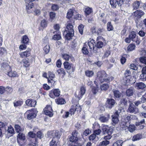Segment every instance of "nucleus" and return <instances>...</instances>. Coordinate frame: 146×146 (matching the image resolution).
Here are the masks:
<instances>
[{"label": "nucleus", "mask_w": 146, "mask_h": 146, "mask_svg": "<svg viewBox=\"0 0 146 146\" xmlns=\"http://www.w3.org/2000/svg\"><path fill=\"white\" fill-rule=\"evenodd\" d=\"M140 5V3L139 1H137L135 2L133 4V7L134 9H136L139 8Z\"/></svg>", "instance_id": "obj_35"}, {"label": "nucleus", "mask_w": 146, "mask_h": 146, "mask_svg": "<svg viewBox=\"0 0 146 146\" xmlns=\"http://www.w3.org/2000/svg\"><path fill=\"white\" fill-rule=\"evenodd\" d=\"M60 132L58 131H53V137L57 140H58L60 138Z\"/></svg>", "instance_id": "obj_26"}, {"label": "nucleus", "mask_w": 146, "mask_h": 146, "mask_svg": "<svg viewBox=\"0 0 146 146\" xmlns=\"http://www.w3.org/2000/svg\"><path fill=\"white\" fill-rule=\"evenodd\" d=\"M131 75V72L128 70H127L125 71L124 73L125 78H127L130 77Z\"/></svg>", "instance_id": "obj_47"}, {"label": "nucleus", "mask_w": 146, "mask_h": 146, "mask_svg": "<svg viewBox=\"0 0 146 146\" xmlns=\"http://www.w3.org/2000/svg\"><path fill=\"white\" fill-rule=\"evenodd\" d=\"M107 29L110 31L113 30V27L111 22H108L107 24Z\"/></svg>", "instance_id": "obj_49"}, {"label": "nucleus", "mask_w": 146, "mask_h": 146, "mask_svg": "<svg viewBox=\"0 0 146 146\" xmlns=\"http://www.w3.org/2000/svg\"><path fill=\"white\" fill-rule=\"evenodd\" d=\"M40 26L42 28L46 27L47 26V23L45 20H42L40 23Z\"/></svg>", "instance_id": "obj_46"}, {"label": "nucleus", "mask_w": 146, "mask_h": 146, "mask_svg": "<svg viewBox=\"0 0 146 146\" xmlns=\"http://www.w3.org/2000/svg\"><path fill=\"white\" fill-rule=\"evenodd\" d=\"M88 45L90 51H96V47L95 41L93 39H90L88 40V42L85 43L84 45Z\"/></svg>", "instance_id": "obj_4"}, {"label": "nucleus", "mask_w": 146, "mask_h": 146, "mask_svg": "<svg viewBox=\"0 0 146 146\" xmlns=\"http://www.w3.org/2000/svg\"><path fill=\"white\" fill-rule=\"evenodd\" d=\"M4 90L7 91H12L13 90L11 87H7L5 88L2 86H0V91H3Z\"/></svg>", "instance_id": "obj_36"}, {"label": "nucleus", "mask_w": 146, "mask_h": 146, "mask_svg": "<svg viewBox=\"0 0 146 146\" xmlns=\"http://www.w3.org/2000/svg\"><path fill=\"white\" fill-rule=\"evenodd\" d=\"M7 126V124L2 122H0V128L1 129L3 132H5L6 131V127Z\"/></svg>", "instance_id": "obj_22"}, {"label": "nucleus", "mask_w": 146, "mask_h": 146, "mask_svg": "<svg viewBox=\"0 0 146 146\" xmlns=\"http://www.w3.org/2000/svg\"><path fill=\"white\" fill-rule=\"evenodd\" d=\"M135 78L134 76H130V77L127 78H124L123 80V84L124 88H126V91H133V88L131 87L129 84L134 83L135 81Z\"/></svg>", "instance_id": "obj_2"}, {"label": "nucleus", "mask_w": 146, "mask_h": 146, "mask_svg": "<svg viewBox=\"0 0 146 146\" xmlns=\"http://www.w3.org/2000/svg\"><path fill=\"white\" fill-rule=\"evenodd\" d=\"M102 130L103 134H105L108 133V129L106 126L104 125L102 127Z\"/></svg>", "instance_id": "obj_56"}, {"label": "nucleus", "mask_w": 146, "mask_h": 146, "mask_svg": "<svg viewBox=\"0 0 146 146\" xmlns=\"http://www.w3.org/2000/svg\"><path fill=\"white\" fill-rule=\"evenodd\" d=\"M78 133L76 130L73 131L72 132V136L69 138V141L72 143H76L78 139Z\"/></svg>", "instance_id": "obj_7"}, {"label": "nucleus", "mask_w": 146, "mask_h": 146, "mask_svg": "<svg viewBox=\"0 0 146 146\" xmlns=\"http://www.w3.org/2000/svg\"><path fill=\"white\" fill-rule=\"evenodd\" d=\"M136 46L134 44H130L128 46L127 49L128 52L132 51L134 50Z\"/></svg>", "instance_id": "obj_24"}, {"label": "nucleus", "mask_w": 146, "mask_h": 146, "mask_svg": "<svg viewBox=\"0 0 146 146\" xmlns=\"http://www.w3.org/2000/svg\"><path fill=\"white\" fill-rule=\"evenodd\" d=\"M22 104V102L21 101H17L14 103V106L15 107H17L21 106Z\"/></svg>", "instance_id": "obj_63"}, {"label": "nucleus", "mask_w": 146, "mask_h": 146, "mask_svg": "<svg viewBox=\"0 0 146 146\" xmlns=\"http://www.w3.org/2000/svg\"><path fill=\"white\" fill-rule=\"evenodd\" d=\"M123 3V0H110V3L111 7L114 8H116L118 5L121 6Z\"/></svg>", "instance_id": "obj_6"}, {"label": "nucleus", "mask_w": 146, "mask_h": 146, "mask_svg": "<svg viewBox=\"0 0 146 146\" xmlns=\"http://www.w3.org/2000/svg\"><path fill=\"white\" fill-rule=\"evenodd\" d=\"M115 101L113 99H107L106 103V107L109 109H111L114 106Z\"/></svg>", "instance_id": "obj_9"}, {"label": "nucleus", "mask_w": 146, "mask_h": 146, "mask_svg": "<svg viewBox=\"0 0 146 146\" xmlns=\"http://www.w3.org/2000/svg\"><path fill=\"white\" fill-rule=\"evenodd\" d=\"M23 62L24 63L23 65L25 67H27L30 65V62L26 59L23 60Z\"/></svg>", "instance_id": "obj_53"}, {"label": "nucleus", "mask_w": 146, "mask_h": 146, "mask_svg": "<svg viewBox=\"0 0 146 146\" xmlns=\"http://www.w3.org/2000/svg\"><path fill=\"white\" fill-rule=\"evenodd\" d=\"M127 111L130 113H136L139 112V110L134 105L132 104H131L127 110Z\"/></svg>", "instance_id": "obj_8"}, {"label": "nucleus", "mask_w": 146, "mask_h": 146, "mask_svg": "<svg viewBox=\"0 0 146 146\" xmlns=\"http://www.w3.org/2000/svg\"><path fill=\"white\" fill-rule=\"evenodd\" d=\"M7 131L8 133H13L14 131L13 128L11 126L8 127Z\"/></svg>", "instance_id": "obj_61"}, {"label": "nucleus", "mask_w": 146, "mask_h": 146, "mask_svg": "<svg viewBox=\"0 0 146 146\" xmlns=\"http://www.w3.org/2000/svg\"><path fill=\"white\" fill-rule=\"evenodd\" d=\"M14 127L15 131L17 133H21V131L23 130V129H22L21 127L18 125H15Z\"/></svg>", "instance_id": "obj_34"}, {"label": "nucleus", "mask_w": 146, "mask_h": 146, "mask_svg": "<svg viewBox=\"0 0 146 146\" xmlns=\"http://www.w3.org/2000/svg\"><path fill=\"white\" fill-rule=\"evenodd\" d=\"M110 117L109 114L105 115H101L99 118L100 120L102 122H107L108 121Z\"/></svg>", "instance_id": "obj_12"}, {"label": "nucleus", "mask_w": 146, "mask_h": 146, "mask_svg": "<svg viewBox=\"0 0 146 146\" xmlns=\"http://www.w3.org/2000/svg\"><path fill=\"white\" fill-rule=\"evenodd\" d=\"M60 94L58 92H51L49 94L50 96L52 98H54L55 97H58L59 96Z\"/></svg>", "instance_id": "obj_27"}, {"label": "nucleus", "mask_w": 146, "mask_h": 146, "mask_svg": "<svg viewBox=\"0 0 146 146\" xmlns=\"http://www.w3.org/2000/svg\"><path fill=\"white\" fill-rule=\"evenodd\" d=\"M103 39L102 36H99L98 37L97 39V41H98L96 43V47L98 48H102L104 45V43L100 40Z\"/></svg>", "instance_id": "obj_15"}, {"label": "nucleus", "mask_w": 146, "mask_h": 146, "mask_svg": "<svg viewBox=\"0 0 146 146\" xmlns=\"http://www.w3.org/2000/svg\"><path fill=\"white\" fill-rule=\"evenodd\" d=\"M63 65L64 68L66 70H69L71 68L72 64L70 63L67 61L63 63Z\"/></svg>", "instance_id": "obj_18"}, {"label": "nucleus", "mask_w": 146, "mask_h": 146, "mask_svg": "<svg viewBox=\"0 0 146 146\" xmlns=\"http://www.w3.org/2000/svg\"><path fill=\"white\" fill-rule=\"evenodd\" d=\"M7 75L10 77H18L19 76L18 74L15 71H10L8 72Z\"/></svg>", "instance_id": "obj_23"}, {"label": "nucleus", "mask_w": 146, "mask_h": 146, "mask_svg": "<svg viewBox=\"0 0 146 146\" xmlns=\"http://www.w3.org/2000/svg\"><path fill=\"white\" fill-rule=\"evenodd\" d=\"M58 140H57L55 137L53 138L50 143V146H56Z\"/></svg>", "instance_id": "obj_39"}, {"label": "nucleus", "mask_w": 146, "mask_h": 146, "mask_svg": "<svg viewBox=\"0 0 146 146\" xmlns=\"http://www.w3.org/2000/svg\"><path fill=\"white\" fill-rule=\"evenodd\" d=\"M43 50L45 53L46 54H48L50 50V46L48 45H46L43 48Z\"/></svg>", "instance_id": "obj_42"}, {"label": "nucleus", "mask_w": 146, "mask_h": 146, "mask_svg": "<svg viewBox=\"0 0 146 146\" xmlns=\"http://www.w3.org/2000/svg\"><path fill=\"white\" fill-rule=\"evenodd\" d=\"M56 103L58 104H63L66 103L65 100L62 98H59L56 100Z\"/></svg>", "instance_id": "obj_38"}, {"label": "nucleus", "mask_w": 146, "mask_h": 146, "mask_svg": "<svg viewBox=\"0 0 146 146\" xmlns=\"http://www.w3.org/2000/svg\"><path fill=\"white\" fill-rule=\"evenodd\" d=\"M144 14V12L141 10H137L134 12V16L139 19L141 18Z\"/></svg>", "instance_id": "obj_14"}, {"label": "nucleus", "mask_w": 146, "mask_h": 146, "mask_svg": "<svg viewBox=\"0 0 146 146\" xmlns=\"http://www.w3.org/2000/svg\"><path fill=\"white\" fill-rule=\"evenodd\" d=\"M29 41V39L27 36L26 35L23 36L22 37V42L25 44L27 43Z\"/></svg>", "instance_id": "obj_45"}, {"label": "nucleus", "mask_w": 146, "mask_h": 146, "mask_svg": "<svg viewBox=\"0 0 146 146\" xmlns=\"http://www.w3.org/2000/svg\"><path fill=\"white\" fill-rule=\"evenodd\" d=\"M32 142L28 145V146H37L38 145V142L36 139H33L32 140Z\"/></svg>", "instance_id": "obj_41"}, {"label": "nucleus", "mask_w": 146, "mask_h": 146, "mask_svg": "<svg viewBox=\"0 0 146 146\" xmlns=\"http://www.w3.org/2000/svg\"><path fill=\"white\" fill-rule=\"evenodd\" d=\"M130 68L131 69L135 70H137L138 68L137 65L134 64H130Z\"/></svg>", "instance_id": "obj_59"}, {"label": "nucleus", "mask_w": 146, "mask_h": 146, "mask_svg": "<svg viewBox=\"0 0 146 146\" xmlns=\"http://www.w3.org/2000/svg\"><path fill=\"white\" fill-rule=\"evenodd\" d=\"M88 85L89 86H90V87H92V91H98L99 90V88H98L97 87V86L96 85V87H95L94 86H92V82L90 81H89L88 83Z\"/></svg>", "instance_id": "obj_28"}, {"label": "nucleus", "mask_w": 146, "mask_h": 146, "mask_svg": "<svg viewBox=\"0 0 146 146\" xmlns=\"http://www.w3.org/2000/svg\"><path fill=\"white\" fill-rule=\"evenodd\" d=\"M49 15L50 21H52L54 19L55 17V13L54 12H50Z\"/></svg>", "instance_id": "obj_50"}, {"label": "nucleus", "mask_w": 146, "mask_h": 146, "mask_svg": "<svg viewBox=\"0 0 146 146\" xmlns=\"http://www.w3.org/2000/svg\"><path fill=\"white\" fill-rule=\"evenodd\" d=\"M101 88L102 90L106 91L108 88V85L107 84H104L101 86Z\"/></svg>", "instance_id": "obj_51"}, {"label": "nucleus", "mask_w": 146, "mask_h": 146, "mask_svg": "<svg viewBox=\"0 0 146 146\" xmlns=\"http://www.w3.org/2000/svg\"><path fill=\"white\" fill-rule=\"evenodd\" d=\"M74 14V11L73 9H70L69 10L67 13V17L68 19L71 18Z\"/></svg>", "instance_id": "obj_30"}, {"label": "nucleus", "mask_w": 146, "mask_h": 146, "mask_svg": "<svg viewBox=\"0 0 146 146\" xmlns=\"http://www.w3.org/2000/svg\"><path fill=\"white\" fill-rule=\"evenodd\" d=\"M26 3V7L27 10L31 9L33 7V3Z\"/></svg>", "instance_id": "obj_48"}, {"label": "nucleus", "mask_w": 146, "mask_h": 146, "mask_svg": "<svg viewBox=\"0 0 146 146\" xmlns=\"http://www.w3.org/2000/svg\"><path fill=\"white\" fill-rule=\"evenodd\" d=\"M74 108H75L76 111H77V113L80 112L82 109L81 106L79 104H77L76 106H74Z\"/></svg>", "instance_id": "obj_52"}, {"label": "nucleus", "mask_w": 146, "mask_h": 146, "mask_svg": "<svg viewBox=\"0 0 146 146\" xmlns=\"http://www.w3.org/2000/svg\"><path fill=\"white\" fill-rule=\"evenodd\" d=\"M84 12L86 16L90 14L93 12V10L92 8L86 7L85 8Z\"/></svg>", "instance_id": "obj_21"}, {"label": "nucleus", "mask_w": 146, "mask_h": 146, "mask_svg": "<svg viewBox=\"0 0 146 146\" xmlns=\"http://www.w3.org/2000/svg\"><path fill=\"white\" fill-rule=\"evenodd\" d=\"M44 113L45 114L50 117H52L53 115V111H50L47 110H44Z\"/></svg>", "instance_id": "obj_40"}, {"label": "nucleus", "mask_w": 146, "mask_h": 146, "mask_svg": "<svg viewBox=\"0 0 146 146\" xmlns=\"http://www.w3.org/2000/svg\"><path fill=\"white\" fill-rule=\"evenodd\" d=\"M62 56L63 58L66 61H69L70 59L72 61H73L74 60V58L72 55L67 54H63Z\"/></svg>", "instance_id": "obj_13"}, {"label": "nucleus", "mask_w": 146, "mask_h": 146, "mask_svg": "<svg viewBox=\"0 0 146 146\" xmlns=\"http://www.w3.org/2000/svg\"><path fill=\"white\" fill-rule=\"evenodd\" d=\"M25 136L24 134L19 133L17 137V142L19 143L20 146H22V145L20 144V140H24L25 139Z\"/></svg>", "instance_id": "obj_16"}, {"label": "nucleus", "mask_w": 146, "mask_h": 146, "mask_svg": "<svg viewBox=\"0 0 146 146\" xmlns=\"http://www.w3.org/2000/svg\"><path fill=\"white\" fill-rule=\"evenodd\" d=\"M96 135L93 133L89 136V139L90 141H93L96 138Z\"/></svg>", "instance_id": "obj_64"}, {"label": "nucleus", "mask_w": 146, "mask_h": 146, "mask_svg": "<svg viewBox=\"0 0 146 146\" xmlns=\"http://www.w3.org/2000/svg\"><path fill=\"white\" fill-rule=\"evenodd\" d=\"M85 74L86 76L90 77L93 75L94 73L92 71L87 70L85 71Z\"/></svg>", "instance_id": "obj_37"}, {"label": "nucleus", "mask_w": 146, "mask_h": 146, "mask_svg": "<svg viewBox=\"0 0 146 146\" xmlns=\"http://www.w3.org/2000/svg\"><path fill=\"white\" fill-rule=\"evenodd\" d=\"M1 67L2 69L4 70V69L7 70L8 68H10V67L9 66L8 64L6 62L3 63L1 66Z\"/></svg>", "instance_id": "obj_43"}, {"label": "nucleus", "mask_w": 146, "mask_h": 146, "mask_svg": "<svg viewBox=\"0 0 146 146\" xmlns=\"http://www.w3.org/2000/svg\"><path fill=\"white\" fill-rule=\"evenodd\" d=\"M36 111L35 110H31L27 111L26 112L27 114V118L29 119H33L36 116Z\"/></svg>", "instance_id": "obj_5"}, {"label": "nucleus", "mask_w": 146, "mask_h": 146, "mask_svg": "<svg viewBox=\"0 0 146 146\" xmlns=\"http://www.w3.org/2000/svg\"><path fill=\"white\" fill-rule=\"evenodd\" d=\"M56 72L59 75H61L62 74H63V75H65L66 74L64 70L62 68L58 69L56 70Z\"/></svg>", "instance_id": "obj_33"}, {"label": "nucleus", "mask_w": 146, "mask_h": 146, "mask_svg": "<svg viewBox=\"0 0 146 146\" xmlns=\"http://www.w3.org/2000/svg\"><path fill=\"white\" fill-rule=\"evenodd\" d=\"M112 123L113 125H115L117 124L119 121L118 117L115 115H112Z\"/></svg>", "instance_id": "obj_20"}, {"label": "nucleus", "mask_w": 146, "mask_h": 146, "mask_svg": "<svg viewBox=\"0 0 146 146\" xmlns=\"http://www.w3.org/2000/svg\"><path fill=\"white\" fill-rule=\"evenodd\" d=\"M56 81L54 79V78L52 79H48V82L49 84H50L52 86H54L55 84Z\"/></svg>", "instance_id": "obj_55"}, {"label": "nucleus", "mask_w": 146, "mask_h": 146, "mask_svg": "<svg viewBox=\"0 0 146 146\" xmlns=\"http://www.w3.org/2000/svg\"><path fill=\"white\" fill-rule=\"evenodd\" d=\"M61 38V36L59 34L54 35L53 38L52 39L55 40H58Z\"/></svg>", "instance_id": "obj_58"}, {"label": "nucleus", "mask_w": 146, "mask_h": 146, "mask_svg": "<svg viewBox=\"0 0 146 146\" xmlns=\"http://www.w3.org/2000/svg\"><path fill=\"white\" fill-rule=\"evenodd\" d=\"M135 87L137 89L143 90L146 87V86L143 82H141L136 83Z\"/></svg>", "instance_id": "obj_17"}, {"label": "nucleus", "mask_w": 146, "mask_h": 146, "mask_svg": "<svg viewBox=\"0 0 146 146\" xmlns=\"http://www.w3.org/2000/svg\"><path fill=\"white\" fill-rule=\"evenodd\" d=\"M113 78H109L107 74L104 71H100L98 72L96 80L94 81L95 84L97 86L98 82L102 83L104 82L108 83L110 81V80H113Z\"/></svg>", "instance_id": "obj_1"}, {"label": "nucleus", "mask_w": 146, "mask_h": 146, "mask_svg": "<svg viewBox=\"0 0 146 146\" xmlns=\"http://www.w3.org/2000/svg\"><path fill=\"white\" fill-rule=\"evenodd\" d=\"M142 137L141 134H137L134 136L132 138V140L133 141H137L141 139Z\"/></svg>", "instance_id": "obj_32"}, {"label": "nucleus", "mask_w": 146, "mask_h": 146, "mask_svg": "<svg viewBox=\"0 0 146 146\" xmlns=\"http://www.w3.org/2000/svg\"><path fill=\"white\" fill-rule=\"evenodd\" d=\"M25 103L28 106L34 107L36 104V102L34 100L29 99L26 101Z\"/></svg>", "instance_id": "obj_11"}, {"label": "nucleus", "mask_w": 146, "mask_h": 146, "mask_svg": "<svg viewBox=\"0 0 146 146\" xmlns=\"http://www.w3.org/2000/svg\"><path fill=\"white\" fill-rule=\"evenodd\" d=\"M128 130L131 132H132L135 131V127L133 125H130L128 127Z\"/></svg>", "instance_id": "obj_44"}, {"label": "nucleus", "mask_w": 146, "mask_h": 146, "mask_svg": "<svg viewBox=\"0 0 146 146\" xmlns=\"http://www.w3.org/2000/svg\"><path fill=\"white\" fill-rule=\"evenodd\" d=\"M139 60L141 63L146 64V56H143V57H141L139 58Z\"/></svg>", "instance_id": "obj_60"}, {"label": "nucleus", "mask_w": 146, "mask_h": 146, "mask_svg": "<svg viewBox=\"0 0 146 146\" xmlns=\"http://www.w3.org/2000/svg\"><path fill=\"white\" fill-rule=\"evenodd\" d=\"M127 119L129 121L130 120L135 119L136 118V116L135 115H131L130 116H128L126 117Z\"/></svg>", "instance_id": "obj_62"}, {"label": "nucleus", "mask_w": 146, "mask_h": 146, "mask_svg": "<svg viewBox=\"0 0 146 146\" xmlns=\"http://www.w3.org/2000/svg\"><path fill=\"white\" fill-rule=\"evenodd\" d=\"M82 52L84 54H87L89 52L87 49L85 47H83L82 49Z\"/></svg>", "instance_id": "obj_57"}, {"label": "nucleus", "mask_w": 146, "mask_h": 146, "mask_svg": "<svg viewBox=\"0 0 146 146\" xmlns=\"http://www.w3.org/2000/svg\"><path fill=\"white\" fill-rule=\"evenodd\" d=\"M84 94L85 92H76L75 96L79 100H80Z\"/></svg>", "instance_id": "obj_25"}, {"label": "nucleus", "mask_w": 146, "mask_h": 146, "mask_svg": "<svg viewBox=\"0 0 146 146\" xmlns=\"http://www.w3.org/2000/svg\"><path fill=\"white\" fill-rule=\"evenodd\" d=\"M84 27V26L81 24L78 27V29L79 33L81 35H82L83 33V30Z\"/></svg>", "instance_id": "obj_54"}, {"label": "nucleus", "mask_w": 146, "mask_h": 146, "mask_svg": "<svg viewBox=\"0 0 146 146\" xmlns=\"http://www.w3.org/2000/svg\"><path fill=\"white\" fill-rule=\"evenodd\" d=\"M126 123L124 122V120H121V122L120 124L121 130H125L127 127V126L126 125Z\"/></svg>", "instance_id": "obj_29"}, {"label": "nucleus", "mask_w": 146, "mask_h": 146, "mask_svg": "<svg viewBox=\"0 0 146 146\" xmlns=\"http://www.w3.org/2000/svg\"><path fill=\"white\" fill-rule=\"evenodd\" d=\"M74 31L72 24L69 23L66 25L65 31L64 33L66 34L65 37L67 40H70L74 35Z\"/></svg>", "instance_id": "obj_3"}, {"label": "nucleus", "mask_w": 146, "mask_h": 146, "mask_svg": "<svg viewBox=\"0 0 146 146\" xmlns=\"http://www.w3.org/2000/svg\"><path fill=\"white\" fill-rule=\"evenodd\" d=\"M123 141L122 140H119L115 142L112 146H122Z\"/></svg>", "instance_id": "obj_31"}, {"label": "nucleus", "mask_w": 146, "mask_h": 146, "mask_svg": "<svg viewBox=\"0 0 146 146\" xmlns=\"http://www.w3.org/2000/svg\"><path fill=\"white\" fill-rule=\"evenodd\" d=\"M129 37L131 39L132 41H135V40L138 37L136 36V33L135 32L132 31L130 32L129 36Z\"/></svg>", "instance_id": "obj_19"}, {"label": "nucleus", "mask_w": 146, "mask_h": 146, "mask_svg": "<svg viewBox=\"0 0 146 146\" xmlns=\"http://www.w3.org/2000/svg\"><path fill=\"white\" fill-rule=\"evenodd\" d=\"M20 56L22 58L27 57L31 55V49L30 48H28L25 52L20 53Z\"/></svg>", "instance_id": "obj_10"}]
</instances>
